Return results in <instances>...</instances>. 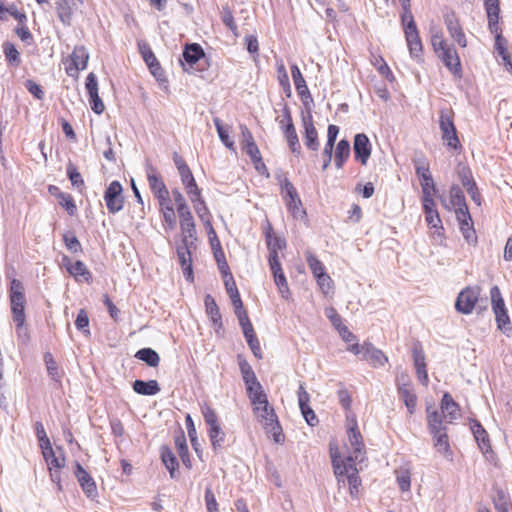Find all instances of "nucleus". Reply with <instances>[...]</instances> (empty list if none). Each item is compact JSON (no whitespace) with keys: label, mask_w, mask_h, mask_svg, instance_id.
Instances as JSON below:
<instances>
[{"label":"nucleus","mask_w":512,"mask_h":512,"mask_svg":"<svg viewBox=\"0 0 512 512\" xmlns=\"http://www.w3.org/2000/svg\"><path fill=\"white\" fill-rule=\"evenodd\" d=\"M331 461L339 488L345 486L346 478L350 495L352 498H356L359 493V487L361 486V479L358 475L354 458L352 456H348L341 459L337 450L334 452L331 450Z\"/></svg>","instance_id":"nucleus-1"},{"label":"nucleus","mask_w":512,"mask_h":512,"mask_svg":"<svg viewBox=\"0 0 512 512\" xmlns=\"http://www.w3.org/2000/svg\"><path fill=\"white\" fill-rule=\"evenodd\" d=\"M10 304L13 320L16 323V332L21 334L22 326L25 324L26 298L24 287L21 281L13 279L10 283Z\"/></svg>","instance_id":"nucleus-2"},{"label":"nucleus","mask_w":512,"mask_h":512,"mask_svg":"<svg viewBox=\"0 0 512 512\" xmlns=\"http://www.w3.org/2000/svg\"><path fill=\"white\" fill-rule=\"evenodd\" d=\"M490 297L498 329L503 332L511 331L512 328L510 324V318L508 316L504 299L498 286H493L490 289Z\"/></svg>","instance_id":"nucleus-3"},{"label":"nucleus","mask_w":512,"mask_h":512,"mask_svg":"<svg viewBox=\"0 0 512 512\" xmlns=\"http://www.w3.org/2000/svg\"><path fill=\"white\" fill-rule=\"evenodd\" d=\"M439 127L442 133V140L447 147L453 150L461 148L456 127L449 111L442 110L440 112Z\"/></svg>","instance_id":"nucleus-4"},{"label":"nucleus","mask_w":512,"mask_h":512,"mask_svg":"<svg viewBox=\"0 0 512 512\" xmlns=\"http://www.w3.org/2000/svg\"><path fill=\"white\" fill-rule=\"evenodd\" d=\"M281 191L286 202V207L288 211L292 213L293 217L298 218L305 216L306 212L302 209V201L299 194L288 178H284L282 181Z\"/></svg>","instance_id":"nucleus-5"},{"label":"nucleus","mask_w":512,"mask_h":512,"mask_svg":"<svg viewBox=\"0 0 512 512\" xmlns=\"http://www.w3.org/2000/svg\"><path fill=\"white\" fill-rule=\"evenodd\" d=\"M123 187L117 180L112 181L104 192V200L109 213L116 214L123 209Z\"/></svg>","instance_id":"nucleus-6"},{"label":"nucleus","mask_w":512,"mask_h":512,"mask_svg":"<svg viewBox=\"0 0 512 512\" xmlns=\"http://www.w3.org/2000/svg\"><path fill=\"white\" fill-rule=\"evenodd\" d=\"M480 295V289L478 287H466L457 296L455 302V309L457 312L462 314H470Z\"/></svg>","instance_id":"nucleus-7"},{"label":"nucleus","mask_w":512,"mask_h":512,"mask_svg":"<svg viewBox=\"0 0 512 512\" xmlns=\"http://www.w3.org/2000/svg\"><path fill=\"white\" fill-rule=\"evenodd\" d=\"M412 358L418 380L424 386L429 383L426 356L423 347L419 341L413 343L412 346Z\"/></svg>","instance_id":"nucleus-8"},{"label":"nucleus","mask_w":512,"mask_h":512,"mask_svg":"<svg viewBox=\"0 0 512 512\" xmlns=\"http://www.w3.org/2000/svg\"><path fill=\"white\" fill-rule=\"evenodd\" d=\"M147 180L150 186L151 191L157 200L164 199L169 196V191L163 182L160 174L157 169L150 163H147L145 166Z\"/></svg>","instance_id":"nucleus-9"},{"label":"nucleus","mask_w":512,"mask_h":512,"mask_svg":"<svg viewBox=\"0 0 512 512\" xmlns=\"http://www.w3.org/2000/svg\"><path fill=\"white\" fill-rule=\"evenodd\" d=\"M291 75L297 90V93L307 110H311V104L313 103V98L311 93L306 85V81L302 76V73L299 67L296 64L291 65Z\"/></svg>","instance_id":"nucleus-10"},{"label":"nucleus","mask_w":512,"mask_h":512,"mask_svg":"<svg viewBox=\"0 0 512 512\" xmlns=\"http://www.w3.org/2000/svg\"><path fill=\"white\" fill-rule=\"evenodd\" d=\"M82 4L83 0H57L55 2L57 16L64 26H71L74 12Z\"/></svg>","instance_id":"nucleus-11"},{"label":"nucleus","mask_w":512,"mask_h":512,"mask_svg":"<svg viewBox=\"0 0 512 512\" xmlns=\"http://www.w3.org/2000/svg\"><path fill=\"white\" fill-rule=\"evenodd\" d=\"M444 23L450 36L461 46H467V40L463 32L462 26L454 11L444 13Z\"/></svg>","instance_id":"nucleus-12"},{"label":"nucleus","mask_w":512,"mask_h":512,"mask_svg":"<svg viewBox=\"0 0 512 512\" xmlns=\"http://www.w3.org/2000/svg\"><path fill=\"white\" fill-rule=\"evenodd\" d=\"M404 34L411 58L420 61L422 59L423 46L417 25L410 23L408 29H405Z\"/></svg>","instance_id":"nucleus-13"},{"label":"nucleus","mask_w":512,"mask_h":512,"mask_svg":"<svg viewBox=\"0 0 512 512\" xmlns=\"http://www.w3.org/2000/svg\"><path fill=\"white\" fill-rule=\"evenodd\" d=\"M354 157L362 165H366L370 158L372 146L368 136L364 133H358L353 142Z\"/></svg>","instance_id":"nucleus-14"},{"label":"nucleus","mask_w":512,"mask_h":512,"mask_svg":"<svg viewBox=\"0 0 512 512\" xmlns=\"http://www.w3.org/2000/svg\"><path fill=\"white\" fill-rule=\"evenodd\" d=\"M75 476L86 496L94 499L98 496L97 486L91 475L82 467L79 462L75 465Z\"/></svg>","instance_id":"nucleus-15"},{"label":"nucleus","mask_w":512,"mask_h":512,"mask_svg":"<svg viewBox=\"0 0 512 512\" xmlns=\"http://www.w3.org/2000/svg\"><path fill=\"white\" fill-rule=\"evenodd\" d=\"M310 396L306 391L305 387L301 384L298 389V404L301 410V414L305 419L306 423L314 427L319 423V420L314 410L309 405Z\"/></svg>","instance_id":"nucleus-16"},{"label":"nucleus","mask_w":512,"mask_h":512,"mask_svg":"<svg viewBox=\"0 0 512 512\" xmlns=\"http://www.w3.org/2000/svg\"><path fill=\"white\" fill-rule=\"evenodd\" d=\"M204 57V50L199 44H187L182 53L183 60H180L183 70L188 72L190 68H193Z\"/></svg>","instance_id":"nucleus-17"},{"label":"nucleus","mask_w":512,"mask_h":512,"mask_svg":"<svg viewBox=\"0 0 512 512\" xmlns=\"http://www.w3.org/2000/svg\"><path fill=\"white\" fill-rule=\"evenodd\" d=\"M302 122L305 146L312 151H317L319 149L318 134L310 110H308L307 115L302 116Z\"/></svg>","instance_id":"nucleus-18"},{"label":"nucleus","mask_w":512,"mask_h":512,"mask_svg":"<svg viewBox=\"0 0 512 512\" xmlns=\"http://www.w3.org/2000/svg\"><path fill=\"white\" fill-rule=\"evenodd\" d=\"M437 56L441 59V61L452 74L461 76L462 68L460 58L453 46L445 48V50L437 53Z\"/></svg>","instance_id":"nucleus-19"},{"label":"nucleus","mask_w":512,"mask_h":512,"mask_svg":"<svg viewBox=\"0 0 512 512\" xmlns=\"http://www.w3.org/2000/svg\"><path fill=\"white\" fill-rule=\"evenodd\" d=\"M89 54L84 46H76L71 54V66L66 68L68 75L72 76L79 70L87 67Z\"/></svg>","instance_id":"nucleus-20"},{"label":"nucleus","mask_w":512,"mask_h":512,"mask_svg":"<svg viewBox=\"0 0 512 512\" xmlns=\"http://www.w3.org/2000/svg\"><path fill=\"white\" fill-rule=\"evenodd\" d=\"M338 133H339L338 126L333 125V124H330L328 126L327 141H326V144H325L323 152H322V156H323L322 170H326L332 161L333 149L335 146V142H336Z\"/></svg>","instance_id":"nucleus-21"},{"label":"nucleus","mask_w":512,"mask_h":512,"mask_svg":"<svg viewBox=\"0 0 512 512\" xmlns=\"http://www.w3.org/2000/svg\"><path fill=\"white\" fill-rule=\"evenodd\" d=\"M471 431L473 436L478 444L479 449L482 453L486 454L491 452V444L487 431L481 425V423L477 420H471L470 422Z\"/></svg>","instance_id":"nucleus-22"},{"label":"nucleus","mask_w":512,"mask_h":512,"mask_svg":"<svg viewBox=\"0 0 512 512\" xmlns=\"http://www.w3.org/2000/svg\"><path fill=\"white\" fill-rule=\"evenodd\" d=\"M62 263L69 274H71L76 279L78 277H83L87 282L92 279V275L83 261L77 260L73 263L68 256L64 255L62 257Z\"/></svg>","instance_id":"nucleus-23"},{"label":"nucleus","mask_w":512,"mask_h":512,"mask_svg":"<svg viewBox=\"0 0 512 512\" xmlns=\"http://www.w3.org/2000/svg\"><path fill=\"white\" fill-rule=\"evenodd\" d=\"M270 270L273 274L274 282L278 287L279 293L285 299H287L290 295V290L288 287L287 279L282 270V266L280 262L269 263Z\"/></svg>","instance_id":"nucleus-24"},{"label":"nucleus","mask_w":512,"mask_h":512,"mask_svg":"<svg viewBox=\"0 0 512 512\" xmlns=\"http://www.w3.org/2000/svg\"><path fill=\"white\" fill-rule=\"evenodd\" d=\"M347 435L350 446L355 454V456H352L355 461L356 459H358V454H360L364 449L362 435L358 429L356 420L353 419L351 421V425H349L347 429Z\"/></svg>","instance_id":"nucleus-25"},{"label":"nucleus","mask_w":512,"mask_h":512,"mask_svg":"<svg viewBox=\"0 0 512 512\" xmlns=\"http://www.w3.org/2000/svg\"><path fill=\"white\" fill-rule=\"evenodd\" d=\"M204 304L206 313L210 317L215 330L218 331L222 329V316L215 299L210 294H207L204 298Z\"/></svg>","instance_id":"nucleus-26"},{"label":"nucleus","mask_w":512,"mask_h":512,"mask_svg":"<svg viewBox=\"0 0 512 512\" xmlns=\"http://www.w3.org/2000/svg\"><path fill=\"white\" fill-rule=\"evenodd\" d=\"M177 213L180 219L181 235L196 237L197 232L195 222L190 211V208L188 207L183 210H179L177 211Z\"/></svg>","instance_id":"nucleus-27"},{"label":"nucleus","mask_w":512,"mask_h":512,"mask_svg":"<svg viewBox=\"0 0 512 512\" xmlns=\"http://www.w3.org/2000/svg\"><path fill=\"white\" fill-rule=\"evenodd\" d=\"M363 360H367L373 367H381L388 361L386 355L373 344L365 342V353Z\"/></svg>","instance_id":"nucleus-28"},{"label":"nucleus","mask_w":512,"mask_h":512,"mask_svg":"<svg viewBox=\"0 0 512 512\" xmlns=\"http://www.w3.org/2000/svg\"><path fill=\"white\" fill-rule=\"evenodd\" d=\"M158 202L160 205V211L162 213L164 223L166 224L168 229L174 230L176 228L177 221L170 196L165 197L164 199H160L158 200Z\"/></svg>","instance_id":"nucleus-29"},{"label":"nucleus","mask_w":512,"mask_h":512,"mask_svg":"<svg viewBox=\"0 0 512 512\" xmlns=\"http://www.w3.org/2000/svg\"><path fill=\"white\" fill-rule=\"evenodd\" d=\"M238 364L242 374L243 381L246 385V390L254 389V386H259L258 381L251 365L241 356H238Z\"/></svg>","instance_id":"nucleus-30"},{"label":"nucleus","mask_w":512,"mask_h":512,"mask_svg":"<svg viewBox=\"0 0 512 512\" xmlns=\"http://www.w3.org/2000/svg\"><path fill=\"white\" fill-rule=\"evenodd\" d=\"M132 388L135 393L144 396H153L160 392L159 383L156 380H140L137 379L132 383Z\"/></svg>","instance_id":"nucleus-31"},{"label":"nucleus","mask_w":512,"mask_h":512,"mask_svg":"<svg viewBox=\"0 0 512 512\" xmlns=\"http://www.w3.org/2000/svg\"><path fill=\"white\" fill-rule=\"evenodd\" d=\"M266 240H267V246H268V250H269L268 262L269 263L280 262L278 252L285 247V245H286L285 241L279 237H273L270 232L266 233Z\"/></svg>","instance_id":"nucleus-32"},{"label":"nucleus","mask_w":512,"mask_h":512,"mask_svg":"<svg viewBox=\"0 0 512 512\" xmlns=\"http://www.w3.org/2000/svg\"><path fill=\"white\" fill-rule=\"evenodd\" d=\"M195 212L197 213L200 220L204 223L205 228H211V214L206 206L205 201L200 196L191 199Z\"/></svg>","instance_id":"nucleus-33"},{"label":"nucleus","mask_w":512,"mask_h":512,"mask_svg":"<svg viewBox=\"0 0 512 512\" xmlns=\"http://www.w3.org/2000/svg\"><path fill=\"white\" fill-rule=\"evenodd\" d=\"M485 7L487 18H488V28L491 33H497L499 31V14H500V4L499 1L496 3L488 4Z\"/></svg>","instance_id":"nucleus-34"},{"label":"nucleus","mask_w":512,"mask_h":512,"mask_svg":"<svg viewBox=\"0 0 512 512\" xmlns=\"http://www.w3.org/2000/svg\"><path fill=\"white\" fill-rule=\"evenodd\" d=\"M283 133L289 145L291 152L299 156L301 154V146L299 143L298 135L296 133L294 124L283 126Z\"/></svg>","instance_id":"nucleus-35"},{"label":"nucleus","mask_w":512,"mask_h":512,"mask_svg":"<svg viewBox=\"0 0 512 512\" xmlns=\"http://www.w3.org/2000/svg\"><path fill=\"white\" fill-rule=\"evenodd\" d=\"M350 156V142L347 139H341L336 146L335 151V166L341 169Z\"/></svg>","instance_id":"nucleus-36"},{"label":"nucleus","mask_w":512,"mask_h":512,"mask_svg":"<svg viewBox=\"0 0 512 512\" xmlns=\"http://www.w3.org/2000/svg\"><path fill=\"white\" fill-rule=\"evenodd\" d=\"M398 394L400 398L403 400L408 413L412 415L416 410L417 405V396L414 393L413 387H408L403 385V387H400Z\"/></svg>","instance_id":"nucleus-37"},{"label":"nucleus","mask_w":512,"mask_h":512,"mask_svg":"<svg viewBox=\"0 0 512 512\" xmlns=\"http://www.w3.org/2000/svg\"><path fill=\"white\" fill-rule=\"evenodd\" d=\"M180 177L190 200L201 195V190L198 188L191 170L182 172Z\"/></svg>","instance_id":"nucleus-38"},{"label":"nucleus","mask_w":512,"mask_h":512,"mask_svg":"<svg viewBox=\"0 0 512 512\" xmlns=\"http://www.w3.org/2000/svg\"><path fill=\"white\" fill-rule=\"evenodd\" d=\"M161 459L163 464L169 471L171 478H175V473L179 464L175 454L169 447L163 446L161 448Z\"/></svg>","instance_id":"nucleus-39"},{"label":"nucleus","mask_w":512,"mask_h":512,"mask_svg":"<svg viewBox=\"0 0 512 512\" xmlns=\"http://www.w3.org/2000/svg\"><path fill=\"white\" fill-rule=\"evenodd\" d=\"M42 450L43 457L45 459V462L47 463L49 470L51 468H57L60 469L64 466L65 459L64 457L59 458L56 456L51 443L47 446L40 447Z\"/></svg>","instance_id":"nucleus-40"},{"label":"nucleus","mask_w":512,"mask_h":512,"mask_svg":"<svg viewBox=\"0 0 512 512\" xmlns=\"http://www.w3.org/2000/svg\"><path fill=\"white\" fill-rule=\"evenodd\" d=\"M441 409L446 412L450 418V421L457 419L459 412V405L454 401L452 396L445 392L441 400Z\"/></svg>","instance_id":"nucleus-41"},{"label":"nucleus","mask_w":512,"mask_h":512,"mask_svg":"<svg viewBox=\"0 0 512 512\" xmlns=\"http://www.w3.org/2000/svg\"><path fill=\"white\" fill-rule=\"evenodd\" d=\"M135 357L145 362L150 367H157L160 362L158 353L152 348H142L138 350Z\"/></svg>","instance_id":"nucleus-42"},{"label":"nucleus","mask_w":512,"mask_h":512,"mask_svg":"<svg viewBox=\"0 0 512 512\" xmlns=\"http://www.w3.org/2000/svg\"><path fill=\"white\" fill-rule=\"evenodd\" d=\"M175 446L177 448V452L179 457L187 468H191V461L189 457V450L186 442L185 435L182 433L181 435L175 437Z\"/></svg>","instance_id":"nucleus-43"},{"label":"nucleus","mask_w":512,"mask_h":512,"mask_svg":"<svg viewBox=\"0 0 512 512\" xmlns=\"http://www.w3.org/2000/svg\"><path fill=\"white\" fill-rule=\"evenodd\" d=\"M238 321L242 328V332L244 334V337H245L247 343H251L254 340H256L257 336L255 334L252 323L249 320L248 314L247 313H239Z\"/></svg>","instance_id":"nucleus-44"},{"label":"nucleus","mask_w":512,"mask_h":512,"mask_svg":"<svg viewBox=\"0 0 512 512\" xmlns=\"http://www.w3.org/2000/svg\"><path fill=\"white\" fill-rule=\"evenodd\" d=\"M3 53L9 65L15 67L19 66V64L21 63L20 53L13 43L9 41L4 42Z\"/></svg>","instance_id":"nucleus-45"},{"label":"nucleus","mask_w":512,"mask_h":512,"mask_svg":"<svg viewBox=\"0 0 512 512\" xmlns=\"http://www.w3.org/2000/svg\"><path fill=\"white\" fill-rule=\"evenodd\" d=\"M177 257L185 279L188 282H193L194 274L192 266V254L180 253L177 254Z\"/></svg>","instance_id":"nucleus-46"},{"label":"nucleus","mask_w":512,"mask_h":512,"mask_svg":"<svg viewBox=\"0 0 512 512\" xmlns=\"http://www.w3.org/2000/svg\"><path fill=\"white\" fill-rule=\"evenodd\" d=\"M495 34V49L498 55L502 58L506 66H509L512 69V62L510 55L507 52L505 47L506 40L502 37V35L497 31Z\"/></svg>","instance_id":"nucleus-47"},{"label":"nucleus","mask_w":512,"mask_h":512,"mask_svg":"<svg viewBox=\"0 0 512 512\" xmlns=\"http://www.w3.org/2000/svg\"><path fill=\"white\" fill-rule=\"evenodd\" d=\"M277 67V73H278V80L280 86L283 88V91L285 92L287 97H291V85L289 81V76L286 71L285 65L283 61H279L276 64Z\"/></svg>","instance_id":"nucleus-48"},{"label":"nucleus","mask_w":512,"mask_h":512,"mask_svg":"<svg viewBox=\"0 0 512 512\" xmlns=\"http://www.w3.org/2000/svg\"><path fill=\"white\" fill-rule=\"evenodd\" d=\"M208 435L214 450L221 448L225 439V433L220 424L209 427Z\"/></svg>","instance_id":"nucleus-49"},{"label":"nucleus","mask_w":512,"mask_h":512,"mask_svg":"<svg viewBox=\"0 0 512 512\" xmlns=\"http://www.w3.org/2000/svg\"><path fill=\"white\" fill-rule=\"evenodd\" d=\"M459 229L463 235V238L469 245L477 244V235L474 229L473 220L459 224Z\"/></svg>","instance_id":"nucleus-50"},{"label":"nucleus","mask_w":512,"mask_h":512,"mask_svg":"<svg viewBox=\"0 0 512 512\" xmlns=\"http://www.w3.org/2000/svg\"><path fill=\"white\" fill-rule=\"evenodd\" d=\"M66 173L73 187L80 189L84 186V180L77 167L72 162L67 164Z\"/></svg>","instance_id":"nucleus-51"},{"label":"nucleus","mask_w":512,"mask_h":512,"mask_svg":"<svg viewBox=\"0 0 512 512\" xmlns=\"http://www.w3.org/2000/svg\"><path fill=\"white\" fill-rule=\"evenodd\" d=\"M196 237L181 235V240L176 245V253L192 254V250L196 249Z\"/></svg>","instance_id":"nucleus-52"},{"label":"nucleus","mask_w":512,"mask_h":512,"mask_svg":"<svg viewBox=\"0 0 512 512\" xmlns=\"http://www.w3.org/2000/svg\"><path fill=\"white\" fill-rule=\"evenodd\" d=\"M57 198L59 199V205L62 206L70 216H74L77 213V206L70 194L59 192Z\"/></svg>","instance_id":"nucleus-53"},{"label":"nucleus","mask_w":512,"mask_h":512,"mask_svg":"<svg viewBox=\"0 0 512 512\" xmlns=\"http://www.w3.org/2000/svg\"><path fill=\"white\" fill-rule=\"evenodd\" d=\"M427 419L431 434L446 430L445 426L442 424V416L438 411H428Z\"/></svg>","instance_id":"nucleus-54"},{"label":"nucleus","mask_w":512,"mask_h":512,"mask_svg":"<svg viewBox=\"0 0 512 512\" xmlns=\"http://www.w3.org/2000/svg\"><path fill=\"white\" fill-rule=\"evenodd\" d=\"M63 241L66 248L74 254L82 253V245L78 240L77 236L73 232H66L63 235Z\"/></svg>","instance_id":"nucleus-55"},{"label":"nucleus","mask_w":512,"mask_h":512,"mask_svg":"<svg viewBox=\"0 0 512 512\" xmlns=\"http://www.w3.org/2000/svg\"><path fill=\"white\" fill-rule=\"evenodd\" d=\"M306 261L315 278L326 273L324 265L313 253H306Z\"/></svg>","instance_id":"nucleus-56"},{"label":"nucleus","mask_w":512,"mask_h":512,"mask_svg":"<svg viewBox=\"0 0 512 512\" xmlns=\"http://www.w3.org/2000/svg\"><path fill=\"white\" fill-rule=\"evenodd\" d=\"M449 194H450V204L452 207H454V208L460 207V206L464 207V205H467L464 193L458 185H452L450 187Z\"/></svg>","instance_id":"nucleus-57"},{"label":"nucleus","mask_w":512,"mask_h":512,"mask_svg":"<svg viewBox=\"0 0 512 512\" xmlns=\"http://www.w3.org/2000/svg\"><path fill=\"white\" fill-rule=\"evenodd\" d=\"M256 411L258 417L261 418L265 426L268 424V422H273L277 418L274 409L269 407L268 401L256 407Z\"/></svg>","instance_id":"nucleus-58"},{"label":"nucleus","mask_w":512,"mask_h":512,"mask_svg":"<svg viewBox=\"0 0 512 512\" xmlns=\"http://www.w3.org/2000/svg\"><path fill=\"white\" fill-rule=\"evenodd\" d=\"M213 255L215 261L217 263L218 269L222 274L223 278H227V274H229L230 268L226 261L225 253L222 248H217L213 251Z\"/></svg>","instance_id":"nucleus-59"},{"label":"nucleus","mask_w":512,"mask_h":512,"mask_svg":"<svg viewBox=\"0 0 512 512\" xmlns=\"http://www.w3.org/2000/svg\"><path fill=\"white\" fill-rule=\"evenodd\" d=\"M213 122L222 143L227 148H233L234 142L230 139L229 132L226 128L223 127L221 120L219 118H214Z\"/></svg>","instance_id":"nucleus-60"},{"label":"nucleus","mask_w":512,"mask_h":512,"mask_svg":"<svg viewBox=\"0 0 512 512\" xmlns=\"http://www.w3.org/2000/svg\"><path fill=\"white\" fill-rule=\"evenodd\" d=\"M435 439V447L439 452L448 453L450 451V446L448 442V436L446 430L439 431L438 433L432 434Z\"/></svg>","instance_id":"nucleus-61"},{"label":"nucleus","mask_w":512,"mask_h":512,"mask_svg":"<svg viewBox=\"0 0 512 512\" xmlns=\"http://www.w3.org/2000/svg\"><path fill=\"white\" fill-rule=\"evenodd\" d=\"M493 503L497 512H509L510 502L503 490L497 491V495L494 498Z\"/></svg>","instance_id":"nucleus-62"},{"label":"nucleus","mask_w":512,"mask_h":512,"mask_svg":"<svg viewBox=\"0 0 512 512\" xmlns=\"http://www.w3.org/2000/svg\"><path fill=\"white\" fill-rule=\"evenodd\" d=\"M248 396L254 405H262V403H266L267 396L262 390L261 384L259 386H254V389L247 390Z\"/></svg>","instance_id":"nucleus-63"},{"label":"nucleus","mask_w":512,"mask_h":512,"mask_svg":"<svg viewBox=\"0 0 512 512\" xmlns=\"http://www.w3.org/2000/svg\"><path fill=\"white\" fill-rule=\"evenodd\" d=\"M431 44H432L433 50L436 54L445 50V48L451 47V45H448L446 43V41L444 40V37H443V34L441 31H436V32L432 33Z\"/></svg>","instance_id":"nucleus-64"}]
</instances>
